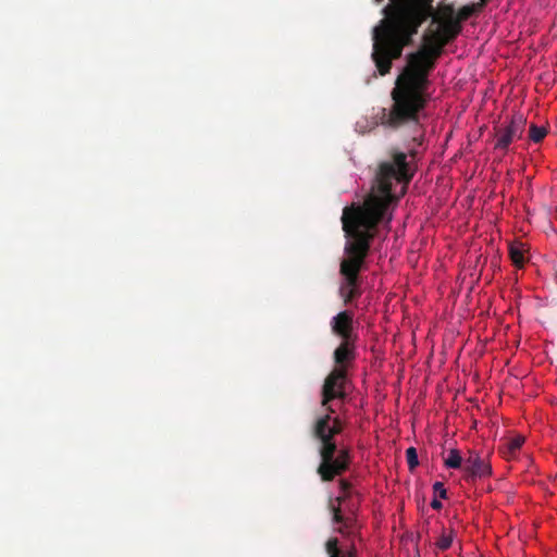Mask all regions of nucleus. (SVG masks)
Segmentation results:
<instances>
[{
    "instance_id": "18",
    "label": "nucleus",
    "mask_w": 557,
    "mask_h": 557,
    "mask_svg": "<svg viewBox=\"0 0 557 557\" xmlns=\"http://www.w3.org/2000/svg\"><path fill=\"white\" fill-rule=\"evenodd\" d=\"M339 488L343 493L347 494L351 488V484L347 480L339 481Z\"/></svg>"
},
{
    "instance_id": "7",
    "label": "nucleus",
    "mask_w": 557,
    "mask_h": 557,
    "mask_svg": "<svg viewBox=\"0 0 557 557\" xmlns=\"http://www.w3.org/2000/svg\"><path fill=\"white\" fill-rule=\"evenodd\" d=\"M463 471L467 481L476 478L488 476L492 473V467L476 451H469L463 461Z\"/></svg>"
},
{
    "instance_id": "16",
    "label": "nucleus",
    "mask_w": 557,
    "mask_h": 557,
    "mask_svg": "<svg viewBox=\"0 0 557 557\" xmlns=\"http://www.w3.org/2000/svg\"><path fill=\"white\" fill-rule=\"evenodd\" d=\"M406 458L409 469L412 471L419 465L418 453L414 447H409L406 450Z\"/></svg>"
},
{
    "instance_id": "12",
    "label": "nucleus",
    "mask_w": 557,
    "mask_h": 557,
    "mask_svg": "<svg viewBox=\"0 0 557 557\" xmlns=\"http://www.w3.org/2000/svg\"><path fill=\"white\" fill-rule=\"evenodd\" d=\"M524 443V436L522 435H516L509 440L506 441V443L503 445V453L506 456H515L517 451L522 447Z\"/></svg>"
},
{
    "instance_id": "21",
    "label": "nucleus",
    "mask_w": 557,
    "mask_h": 557,
    "mask_svg": "<svg viewBox=\"0 0 557 557\" xmlns=\"http://www.w3.org/2000/svg\"><path fill=\"white\" fill-rule=\"evenodd\" d=\"M374 2H375L376 4H380V3H382V2H383V0H374Z\"/></svg>"
},
{
    "instance_id": "2",
    "label": "nucleus",
    "mask_w": 557,
    "mask_h": 557,
    "mask_svg": "<svg viewBox=\"0 0 557 557\" xmlns=\"http://www.w3.org/2000/svg\"><path fill=\"white\" fill-rule=\"evenodd\" d=\"M406 152L389 150V159L382 161L375 174L371 191L361 206L346 207L342 223L346 243L344 257L339 263L342 283L339 296L348 305L361 296L360 272L366 268L371 242L380 223L392 220L391 207L407 191L414 170L407 160Z\"/></svg>"
},
{
    "instance_id": "5",
    "label": "nucleus",
    "mask_w": 557,
    "mask_h": 557,
    "mask_svg": "<svg viewBox=\"0 0 557 557\" xmlns=\"http://www.w3.org/2000/svg\"><path fill=\"white\" fill-rule=\"evenodd\" d=\"M527 126V117L521 113L511 116L508 124L495 128L494 148L504 152L508 151L510 145L522 138Z\"/></svg>"
},
{
    "instance_id": "22",
    "label": "nucleus",
    "mask_w": 557,
    "mask_h": 557,
    "mask_svg": "<svg viewBox=\"0 0 557 557\" xmlns=\"http://www.w3.org/2000/svg\"><path fill=\"white\" fill-rule=\"evenodd\" d=\"M410 156L413 158L416 156L414 151H410Z\"/></svg>"
},
{
    "instance_id": "20",
    "label": "nucleus",
    "mask_w": 557,
    "mask_h": 557,
    "mask_svg": "<svg viewBox=\"0 0 557 557\" xmlns=\"http://www.w3.org/2000/svg\"><path fill=\"white\" fill-rule=\"evenodd\" d=\"M346 497H347V495H345V496H338V497L336 498V500L338 502V504H341V503H342Z\"/></svg>"
},
{
    "instance_id": "14",
    "label": "nucleus",
    "mask_w": 557,
    "mask_h": 557,
    "mask_svg": "<svg viewBox=\"0 0 557 557\" xmlns=\"http://www.w3.org/2000/svg\"><path fill=\"white\" fill-rule=\"evenodd\" d=\"M547 135V128L545 126H537L535 124H531L529 128V138L537 144L541 143L545 136Z\"/></svg>"
},
{
    "instance_id": "17",
    "label": "nucleus",
    "mask_w": 557,
    "mask_h": 557,
    "mask_svg": "<svg viewBox=\"0 0 557 557\" xmlns=\"http://www.w3.org/2000/svg\"><path fill=\"white\" fill-rule=\"evenodd\" d=\"M433 492L435 494V497L445 499L447 497V490L444 486V483L436 481L433 484Z\"/></svg>"
},
{
    "instance_id": "19",
    "label": "nucleus",
    "mask_w": 557,
    "mask_h": 557,
    "mask_svg": "<svg viewBox=\"0 0 557 557\" xmlns=\"http://www.w3.org/2000/svg\"><path fill=\"white\" fill-rule=\"evenodd\" d=\"M431 507L435 510H440V509H442L443 505H442V502L435 497L431 502Z\"/></svg>"
},
{
    "instance_id": "3",
    "label": "nucleus",
    "mask_w": 557,
    "mask_h": 557,
    "mask_svg": "<svg viewBox=\"0 0 557 557\" xmlns=\"http://www.w3.org/2000/svg\"><path fill=\"white\" fill-rule=\"evenodd\" d=\"M334 412L326 411L318 417L311 428V435L320 443V463L317 473L323 482H331L345 473L350 466L351 456L347 447L338 448L335 436L342 433L344 424Z\"/></svg>"
},
{
    "instance_id": "11",
    "label": "nucleus",
    "mask_w": 557,
    "mask_h": 557,
    "mask_svg": "<svg viewBox=\"0 0 557 557\" xmlns=\"http://www.w3.org/2000/svg\"><path fill=\"white\" fill-rule=\"evenodd\" d=\"M524 252H525V249H524V245L522 243L510 244L509 256H510L512 263L517 268H520V269L523 268L525 260H527L524 257Z\"/></svg>"
},
{
    "instance_id": "6",
    "label": "nucleus",
    "mask_w": 557,
    "mask_h": 557,
    "mask_svg": "<svg viewBox=\"0 0 557 557\" xmlns=\"http://www.w3.org/2000/svg\"><path fill=\"white\" fill-rule=\"evenodd\" d=\"M332 333L341 341H357L354 333V313L345 310L334 315L330 322Z\"/></svg>"
},
{
    "instance_id": "10",
    "label": "nucleus",
    "mask_w": 557,
    "mask_h": 557,
    "mask_svg": "<svg viewBox=\"0 0 557 557\" xmlns=\"http://www.w3.org/2000/svg\"><path fill=\"white\" fill-rule=\"evenodd\" d=\"M336 537H331L325 543V550L329 557H356V548L352 546L347 552H343Z\"/></svg>"
},
{
    "instance_id": "9",
    "label": "nucleus",
    "mask_w": 557,
    "mask_h": 557,
    "mask_svg": "<svg viewBox=\"0 0 557 557\" xmlns=\"http://www.w3.org/2000/svg\"><path fill=\"white\" fill-rule=\"evenodd\" d=\"M331 510L333 512V522L341 524V527L337 529V531L341 534H349L351 530L355 528L356 520L352 517H344L341 512L339 507H331Z\"/></svg>"
},
{
    "instance_id": "15",
    "label": "nucleus",
    "mask_w": 557,
    "mask_h": 557,
    "mask_svg": "<svg viewBox=\"0 0 557 557\" xmlns=\"http://www.w3.org/2000/svg\"><path fill=\"white\" fill-rule=\"evenodd\" d=\"M453 541H454V532L453 531H449L448 533L443 532L442 535L436 541L435 545L438 549L446 550L451 546Z\"/></svg>"
},
{
    "instance_id": "1",
    "label": "nucleus",
    "mask_w": 557,
    "mask_h": 557,
    "mask_svg": "<svg viewBox=\"0 0 557 557\" xmlns=\"http://www.w3.org/2000/svg\"><path fill=\"white\" fill-rule=\"evenodd\" d=\"M434 0H389L382 10L383 18L372 29V59L379 73H389L392 62L401 57L405 47L413 42L421 25L431 18V24L422 36V46L407 54V62L391 92L392 106L382 108L377 123L384 127L398 129L413 126L419 135L413 140L420 144L421 113L429 101V76L435 69L437 59L446 45L461 32V22L473 13L472 7L465 5L458 13L451 3Z\"/></svg>"
},
{
    "instance_id": "13",
    "label": "nucleus",
    "mask_w": 557,
    "mask_h": 557,
    "mask_svg": "<svg viewBox=\"0 0 557 557\" xmlns=\"http://www.w3.org/2000/svg\"><path fill=\"white\" fill-rule=\"evenodd\" d=\"M463 459L457 449H450L448 456L444 459V465L449 469L463 468Z\"/></svg>"
},
{
    "instance_id": "4",
    "label": "nucleus",
    "mask_w": 557,
    "mask_h": 557,
    "mask_svg": "<svg viewBox=\"0 0 557 557\" xmlns=\"http://www.w3.org/2000/svg\"><path fill=\"white\" fill-rule=\"evenodd\" d=\"M347 382V372L342 369H333L324 380L321 389V406L326 411L335 412L330 403L334 399H345V384Z\"/></svg>"
},
{
    "instance_id": "8",
    "label": "nucleus",
    "mask_w": 557,
    "mask_h": 557,
    "mask_svg": "<svg viewBox=\"0 0 557 557\" xmlns=\"http://www.w3.org/2000/svg\"><path fill=\"white\" fill-rule=\"evenodd\" d=\"M356 358V341H341L338 347L334 350V369H342L347 372L348 366Z\"/></svg>"
}]
</instances>
